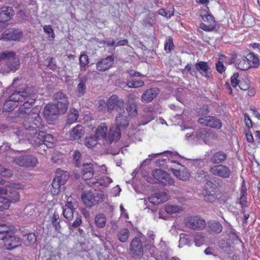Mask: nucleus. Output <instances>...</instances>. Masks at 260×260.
Returning <instances> with one entry per match:
<instances>
[{
	"instance_id": "obj_1",
	"label": "nucleus",
	"mask_w": 260,
	"mask_h": 260,
	"mask_svg": "<svg viewBox=\"0 0 260 260\" xmlns=\"http://www.w3.org/2000/svg\"><path fill=\"white\" fill-rule=\"evenodd\" d=\"M31 95L28 100L24 103L19 109L20 114H27V117L23 121V125L26 129L32 131L36 128H41L43 127L42 119L40 116L39 110L37 107L30 109L35 99Z\"/></svg>"
},
{
	"instance_id": "obj_2",
	"label": "nucleus",
	"mask_w": 260,
	"mask_h": 260,
	"mask_svg": "<svg viewBox=\"0 0 260 260\" xmlns=\"http://www.w3.org/2000/svg\"><path fill=\"white\" fill-rule=\"evenodd\" d=\"M81 198L83 202L87 207H92L103 202L106 198V196L102 190H94L83 192Z\"/></svg>"
},
{
	"instance_id": "obj_3",
	"label": "nucleus",
	"mask_w": 260,
	"mask_h": 260,
	"mask_svg": "<svg viewBox=\"0 0 260 260\" xmlns=\"http://www.w3.org/2000/svg\"><path fill=\"white\" fill-rule=\"evenodd\" d=\"M165 154L171 162L177 164L178 166H180L179 169H171L173 174L179 179L182 181H186L188 180L189 177V174L188 170L183 166H181L179 163V158L181 157L180 155L176 152L170 151L166 152Z\"/></svg>"
},
{
	"instance_id": "obj_4",
	"label": "nucleus",
	"mask_w": 260,
	"mask_h": 260,
	"mask_svg": "<svg viewBox=\"0 0 260 260\" xmlns=\"http://www.w3.org/2000/svg\"><path fill=\"white\" fill-rule=\"evenodd\" d=\"M151 178L147 177L146 180L151 183H155L157 182H160L165 185H172L174 184V181L170 175L161 169H156L152 172Z\"/></svg>"
},
{
	"instance_id": "obj_5",
	"label": "nucleus",
	"mask_w": 260,
	"mask_h": 260,
	"mask_svg": "<svg viewBox=\"0 0 260 260\" xmlns=\"http://www.w3.org/2000/svg\"><path fill=\"white\" fill-rule=\"evenodd\" d=\"M4 187L8 189L7 193L5 194L7 197H4V199L8 201L9 208L11 203H15L19 200V193L16 190L24 188V185L20 183H8Z\"/></svg>"
},
{
	"instance_id": "obj_6",
	"label": "nucleus",
	"mask_w": 260,
	"mask_h": 260,
	"mask_svg": "<svg viewBox=\"0 0 260 260\" xmlns=\"http://www.w3.org/2000/svg\"><path fill=\"white\" fill-rule=\"evenodd\" d=\"M200 16L202 20L207 23L206 24L204 23L200 24V28L206 31H212L216 26V22L213 16L209 13L206 9L201 11Z\"/></svg>"
},
{
	"instance_id": "obj_7",
	"label": "nucleus",
	"mask_w": 260,
	"mask_h": 260,
	"mask_svg": "<svg viewBox=\"0 0 260 260\" xmlns=\"http://www.w3.org/2000/svg\"><path fill=\"white\" fill-rule=\"evenodd\" d=\"M124 102L117 95L114 94L110 96L106 103L107 111L109 113L115 111L116 113L124 109Z\"/></svg>"
},
{
	"instance_id": "obj_8",
	"label": "nucleus",
	"mask_w": 260,
	"mask_h": 260,
	"mask_svg": "<svg viewBox=\"0 0 260 260\" xmlns=\"http://www.w3.org/2000/svg\"><path fill=\"white\" fill-rule=\"evenodd\" d=\"M184 223L186 227L194 230H202L206 226L205 220L198 216L186 218Z\"/></svg>"
},
{
	"instance_id": "obj_9",
	"label": "nucleus",
	"mask_w": 260,
	"mask_h": 260,
	"mask_svg": "<svg viewBox=\"0 0 260 260\" xmlns=\"http://www.w3.org/2000/svg\"><path fill=\"white\" fill-rule=\"evenodd\" d=\"M130 253L136 259L140 258L143 255V248L142 241L140 238L135 237L130 244Z\"/></svg>"
},
{
	"instance_id": "obj_10",
	"label": "nucleus",
	"mask_w": 260,
	"mask_h": 260,
	"mask_svg": "<svg viewBox=\"0 0 260 260\" xmlns=\"http://www.w3.org/2000/svg\"><path fill=\"white\" fill-rule=\"evenodd\" d=\"M14 161L20 166L27 168H34L39 162L37 158L32 155L16 157L14 159Z\"/></svg>"
},
{
	"instance_id": "obj_11",
	"label": "nucleus",
	"mask_w": 260,
	"mask_h": 260,
	"mask_svg": "<svg viewBox=\"0 0 260 260\" xmlns=\"http://www.w3.org/2000/svg\"><path fill=\"white\" fill-rule=\"evenodd\" d=\"M210 172L213 175L222 178H229L232 174L231 169L225 165H219L210 168Z\"/></svg>"
},
{
	"instance_id": "obj_12",
	"label": "nucleus",
	"mask_w": 260,
	"mask_h": 260,
	"mask_svg": "<svg viewBox=\"0 0 260 260\" xmlns=\"http://www.w3.org/2000/svg\"><path fill=\"white\" fill-rule=\"evenodd\" d=\"M196 137L198 140H202L208 144H210L213 140L217 138L216 134L207 128H202L199 130L196 134Z\"/></svg>"
},
{
	"instance_id": "obj_13",
	"label": "nucleus",
	"mask_w": 260,
	"mask_h": 260,
	"mask_svg": "<svg viewBox=\"0 0 260 260\" xmlns=\"http://www.w3.org/2000/svg\"><path fill=\"white\" fill-rule=\"evenodd\" d=\"M2 240L4 246L8 250L14 249L22 244L20 239L16 236L7 235L3 237Z\"/></svg>"
},
{
	"instance_id": "obj_14",
	"label": "nucleus",
	"mask_w": 260,
	"mask_h": 260,
	"mask_svg": "<svg viewBox=\"0 0 260 260\" xmlns=\"http://www.w3.org/2000/svg\"><path fill=\"white\" fill-rule=\"evenodd\" d=\"M59 112L55 105L48 104L45 107L43 113L46 120L50 123L57 118Z\"/></svg>"
},
{
	"instance_id": "obj_15",
	"label": "nucleus",
	"mask_w": 260,
	"mask_h": 260,
	"mask_svg": "<svg viewBox=\"0 0 260 260\" xmlns=\"http://www.w3.org/2000/svg\"><path fill=\"white\" fill-rule=\"evenodd\" d=\"M54 98L56 103L55 105L60 112H65L69 106V102L66 95L62 92H59L54 95Z\"/></svg>"
},
{
	"instance_id": "obj_16",
	"label": "nucleus",
	"mask_w": 260,
	"mask_h": 260,
	"mask_svg": "<svg viewBox=\"0 0 260 260\" xmlns=\"http://www.w3.org/2000/svg\"><path fill=\"white\" fill-rule=\"evenodd\" d=\"M33 94L34 93L31 91V89L29 87H27L24 90L14 92L10 96L9 99L13 103L17 104L18 102H23Z\"/></svg>"
},
{
	"instance_id": "obj_17",
	"label": "nucleus",
	"mask_w": 260,
	"mask_h": 260,
	"mask_svg": "<svg viewBox=\"0 0 260 260\" xmlns=\"http://www.w3.org/2000/svg\"><path fill=\"white\" fill-rule=\"evenodd\" d=\"M198 121L201 124L204 126H209L214 128L220 129L222 126L221 121L214 116H205L199 118Z\"/></svg>"
},
{
	"instance_id": "obj_18",
	"label": "nucleus",
	"mask_w": 260,
	"mask_h": 260,
	"mask_svg": "<svg viewBox=\"0 0 260 260\" xmlns=\"http://www.w3.org/2000/svg\"><path fill=\"white\" fill-rule=\"evenodd\" d=\"M115 122L116 125L121 128H125L129 124V116L124 109L116 113Z\"/></svg>"
},
{
	"instance_id": "obj_19",
	"label": "nucleus",
	"mask_w": 260,
	"mask_h": 260,
	"mask_svg": "<svg viewBox=\"0 0 260 260\" xmlns=\"http://www.w3.org/2000/svg\"><path fill=\"white\" fill-rule=\"evenodd\" d=\"M22 33L19 29H9L2 34L1 40L4 41H19L22 37Z\"/></svg>"
},
{
	"instance_id": "obj_20",
	"label": "nucleus",
	"mask_w": 260,
	"mask_h": 260,
	"mask_svg": "<svg viewBox=\"0 0 260 260\" xmlns=\"http://www.w3.org/2000/svg\"><path fill=\"white\" fill-rule=\"evenodd\" d=\"M32 133L29 132L26 134L27 140L32 145L37 146L38 145L43 146L45 132L37 131L32 135Z\"/></svg>"
},
{
	"instance_id": "obj_21",
	"label": "nucleus",
	"mask_w": 260,
	"mask_h": 260,
	"mask_svg": "<svg viewBox=\"0 0 260 260\" xmlns=\"http://www.w3.org/2000/svg\"><path fill=\"white\" fill-rule=\"evenodd\" d=\"M14 15V11L11 7H4L0 9V22L3 26H7V22L9 21Z\"/></svg>"
},
{
	"instance_id": "obj_22",
	"label": "nucleus",
	"mask_w": 260,
	"mask_h": 260,
	"mask_svg": "<svg viewBox=\"0 0 260 260\" xmlns=\"http://www.w3.org/2000/svg\"><path fill=\"white\" fill-rule=\"evenodd\" d=\"M234 63L236 68L242 71H246L251 68V63L247 59V55L237 57Z\"/></svg>"
},
{
	"instance_id": "obj_23",
	"label": "nucleus",
	"mask_w": 260,
	"mask_h": 260,
	"mask_svg": "<svg viewBox=\"0 0 260 260\" xmlns=\"http://www.w3.org/2000/svg\"><path fill=\"white\" fill-rule=\"evenodd\" d=\"M113 61L114 57L112 55L109 56L96 63V69L100 71H105L112 66Z\"/></svg>"
},
{
	"instance_id": "obj_24",
	"label": "nucleus",
	"mask_w": 260,
	"mask_h": 260,
	"mask_svg": "<svg viewBox=\"0 0 260 260\" xmlns=\"http://www.w3.org/2000/svg\"><path fill=\"white\" fill-rule=\"evenodd\" d=\"M159 93L157 88H151L146 90L141 96V101L143 103H148L152 102Z\"/></svg>"
},
{
	"instance_id": "obj_25",
	"label": "nucleus",
	"mask_w": 260,
	"mask_h": 260,
	"mask_svg": "<svg viewBox=\"0 0 260 260\" xmlns=\"http://www.w3.org/2000/svg\"><path fill=\"white\" fill-rule=\"evenodd\" d=\"M120 128H121L118 127L117 125H111L108 134L106 141L111 142L113 141H118L121 137Z\"/></svg>"
},
{
	"instance_id": "obj_26",
	"label": "nucleus",
	"mask_w": 260,
	"mask_h": 260,
	"mask_svg": "<svg viewBox=\"0 0 260 260\" xmlns=\"http://www.w3.org/2000/svg\"><path fill=\"white\" fill-rule=\"evenodd\" d=\"M84 130L83 126L78 124L69 132V138L72 140H78L84 135Z\"/></svg>"
},
{
	"instance_id": "obj_27",
	"label": "nucleus",
	"mask_w": 260,
	"mask_h": 260,
	"mask_svg": "<svg viewBox=\"0 0 260 260\" xmlns=\"http://www.w3.org/2000/svg\"><path fill=\"white\" fill-rule=\"evenodd\" d=\"M69 178V172L61 169H57L55 172V177L53 180L62 185L66 183Z\"/></svg>"
},
{
	"instance_id": "obj_28",
	"label": "nucleus",
	"mask_w": 260,
	"mask_h": 260,
	"mask_svg": "<svg viewBox=\"0 0 260 260\" xmlns=\"http://www.w3.org/2000/svg\"><path fill=\"white\" fill-rule=\"evenodd\" d=\"M82 178L84 180L90 179L94 175V170L92 164L90 163L84 164L83 165Z\"/></svg>"
},
{
	"instance_id": "obj_29",
	"label": "nucleus",
	"mask_w": 260,
	"mask_h": 260,
	"mask_svg": "<svg viewBox=\"0 0 260 260\" xmlns=\"http://www.w3.org/2000/svg\"><path fill=\"white\" fill-rule=\"evenodd\" d=\"M108 126L105 123H102L97 127L95 131V137L98 140L103 139L106 141L108 134Z\"/></svg>"
},
{
	"instance_id": "obj_30",
	"label": "nucleus",
	"mask_w": 260,
	"mask_h": 260,
	"mask_svg": "<svg viewBox=\"0 0 260 260\" xmlns=\"http://www.w3.org/2000/svg\"><path fill=\"white\" fill-rule=\"evenodd\" d=\"M20 64L19 58L14 52V55L7 61V66L10 71L15 72L19 68Z\"/></svg>"
},
{
	"instance_id": "obj_31",
	"label": "nucleus",
	"mask_w": 260,
	"mask_h": 260,
	"mask_svg": "<svg viewBox=\"0 0 260 260\" xmlns=\"http://www.w3.org/2000/svg\"><path fill=\"white\" fill-rule=\"evenodd\" d=\"M196 67L197 69L202 74L203 76L207 78H209V76L208 74L209 68L206 62L199 61L196 63Z\"/></svg>"
},
{
	"instance_id": "obj_32",
	"label": "nucleus",
	"mask_w": 260,
	"mask_h": 260,
	"mask_svg": "<svg viewBox=\"0 0 260 260\" xmlns=\"http://www.w3.org/2000/svg\"><path fill=\"white\" fill-rule=\"evenodd\" d=\"M86 78L83 77L79 79V83L77 85L76 88V93H77V95L78 96H83L86 92V85L85 83L86 82Z\"/></svg>"
},
{
	"instance_id": "obj_33",
	"label": "nucleus",
	"mask_w": 260,
	"mask_h": 260,
	"mask_svg": "<svg viewBox=\"0 0 260 260\" xmlns=\"http://www.w3.org/2000/svg\"><path fill=\"white\" fill-rule=\"evenodd\" d=\"M107 222V218L105 214L99 213L94 217V223L99 228H103L105 226Z\"/></svg>"
},
{
	"instance_id": "obj_34",
	"label": "nucleus",
	"mask_w": 260,
	"mask_h": 260,
	"mask_svg": "<svg viewBox=\"0 0 260 260\" xmlns=\"http://www.w3.org/2000/svg\"><path fill=\"white\" fill-rule=\"evenodd\" d=\"M226 158V155L223 152L218 151L215 153L211 158V161L213 164H220Z\"/></svg>"
},
{
	"instance_id": "obj_35",
	"label": "nucleus",
	"mask_w": 260,
	"mask_h": 260,
	"mask_svg": "<svg viewBox=\"0 0 260 260\" xmlns=\"http://www.w3.org/2000/svg\"><path fill=\"white\" fill-rule=\"evenodd\" d=\"M56 140L50 134H46L45 132V136L44 137L43 145H46L48 148H52L54 146Z\"/></svg>"
},
{
	"instance_id": "obj_36",
	"label": "nucleus",
	"mask_w": 260,
	"mask_h": 260,
	"mask_svg": "<svg viewBox=\"0 0 260 260\" xmlns=\"http://www.w3.org/2000/svg\"><path fill=\"white\" fill-rule=\"evenodd\" d=\"M79 116L78 111L75 109H71L68 114L67 123L71 124L75 122Z\"/></svg>"
},
{
	"instance_id": "obj_37",
	"label": "nucleus",
	"mask_w": 260,
	"mask_h": 260,
	"mask_svg": "<svg viewBox=\"0 0 260 260\" xmlns=\"http://www.w3.org/2000/svg\"><path fill=\"white\" fill-rule=\"evenodd\" d=\"M89 62V59L88 56L84 53H81L79 56L80 70L81 71H85L86 70V67L88 64Z\"/></svg>"
},
{
	"instance_id": "obj_38",
	"label": "nucleus",
	"mask_w": 260,
	"mask_h": 260,
	"mask_svg": "<svg viewBox=\"0 0 260 260\" xmlns=\"http://www.w3.org/2000/svg\"><path fill=\"white\" fill-rule=\"evenodd\" d=\"M129 236V232L127 229L121 230L117 234L118 239L120 242L124 243L127 241Z\"/></svg>"
},
{
	"instance_id": "obj_39",
	"label": "nucleus",
	"mask_w": 260,
	"mask_h": 260,
	"mask_svg": "<svg viewBox=\"0 0 260 260\" xmlns=\"http://www.w3.org/2000/svg\"><path fill=\"white\" fill-rule=\"evenodd\" d=\"M183 210L181 206L168 204L165 206V211L170 214H173L182 211Z\"/></svg>"
},
{
	"instance_id": "obj_40",
	"label": "nucleus",
	"mask_w": 260,
	"mask_h": 260,
	"mask_svg": "<svg viewBox=\"0 0 260 260\" xmlns=\"http://www.w3.org/2000/svg\"><path fill=\"white\" fill-rule=\"evenodd\" d=\"M74 209H75V208H70L68 207H63L62 208L63 216L69 222H70L73 219Z\"/></svg>"
},
{
	"instance_id": "obj_41",
	"label": "nucleus",
	"mask_w": 260,
	"mask_h": 260,
	"mask_svg": "<svg viewBox=\"0 0 260 260\" xmlns=\"http://www.w3.org/2000/svg\"><path fill=\"white\" fill-rule=\"evenodd\" d=\"M247 59L251 64V68L257 67L259 64L258 57L253 53H249L247 55Z\"/></svg>"
},
{
	"instance_id": "obj_42",
	"label": "nucleus",
	"mask_w": 260,
	"mask_h": 260,
	"mask_svg": "<svg viewBox=\"0 0 260 260\" xmlns=\"http://www.w3.org/2000/svg\"><path fill=\"white\" fill-rule=\"evenodd\" d=\"M61 185L57 181L54 180H53L49 188V190L52 196L57 195L60 192Z\"/></svg>"
},
{
	"instance_id": "obj_43",
	"label": "nucleus",
	"mask_w": 260,
	"mask_h": 260,
	"mask_svg": "<svg viewBox=\"0 0 260 260\" xmlns=\"http://www.w3.org/2000/svg\"><path fill=\"white\" fill-rule=\"evenodd\" d=\"M126 113L127 115L134 116L137 114V105L134 103H128L126 107Z\"/></svg>"
},
{
	"instance_id": "obj_44",
	"label": "nucleus",
	"mask_w": 260,
	"mask_h": 260,
	"mask_svg": "<svg viewBox=\"0 0 260 260\" xmlns=\"http://www.w3.org/2000/svg\"><path fill=\"white\" fill-rule=\"evenodd\" d=\"M144 85V82L141 80H132L127 83V85L129 88H139Z\"/></svg>"
},
{
	"instance_id": "obj_45",
	"label": "nucleus",
	"mask_w": 260,
	"mask_h": 260,
	"mask_svg": "<svg viewBox=\"0 0 260 260\" xmlns=\"http://www.w3.org/2000/svg\"><path fill=\"white\" fill-rule=\"evenodd\" d=\"M209 227L212 231L217 233L221 232L222 230L221 224L215 221H211L209 223Z\"/></svg>"
},
{
	"instance_id": "obj_46",
	"label": "nucleus",
	"mask_w": 260,
	"mask_h": 260,
	"mask_svg": "<svg viewBox=\"0 0 260 260\" xmlns=\"http://www.w3.org/2000/svg\"><path fill=\"white\" fill-rule=\"evenodd\" d=\"M98 140V139H96L95 137H86L85 140L84 144L87 147L91 148L96 145Z\"/></svg>"
},
{
	"instance_id": "obj_47",
	"label": "nucleus",
	"mask_w": 260,
	"mask_h": 260,
	"mask_svg": "<svg viewBox=\"0 0 260 260\" xmlns=\"http://www.w3.org/2000/svg\"><path fill=\"white\" fill-rule=\"evenodd\" d=\"M17 106V104L13 103V102L9 98V100L6 101L4 104L3 110L6 112H9L12 111L13 109H14V107Z\"/></svg>"
},
{
	"instance_id": "obj_48",
	"label": "nucleus",
	"mask_w": 260,
	"mask_h": 260,
	"mask_svg": "<svg viewBox=\"0 0 260 260\" xmlns=\"http://www.w3.org/2000/svg\"><path fill=\"white\" fill-rule=\"evenodd\" d=\"M112 182V180L109 177L105 176L102 178L96 180V182H94V184H98L100 186H106L108 185Z\"/></svg>"
},
{
	"instance_id": "obj_49",
	"label": "nucleus",
	"mask_w": 260,
	"mask_h": 260,
	"mask_svg": "<svg viewBox=\"0 0 260 260\" xmlns=\"http://www.w3.org/2000/svg\"><path fill=\"white\" fill-rule=\"evenodd\" d=\"M15 228L12 225L0 224V234L9 233L14 231Z\"/></svg>"
},
{
	"instance_id": "obj_50",
	"label": "nucleus",
	"mask_w": 260,
	"mask_h": 260,
	"mask_svg": "<svg viewBox=\"0 0 260 260\" xmlns=\"http://www.w3.org/2000/svg\"><path fill=\"white\" fill-rule=\"evenodd\" d=\"M67 200V204L64 207H68L72 208H76L77 207V203L76 199L72 197L65 196Z\"/></svg>"
},
{
	"instance_id": "obj_51",
	"label": "nucleus",
	"mask_w": 260,
	"mask_h": 260,
	"mask_svg": "<svg viewBox=\"0 0 260 260\" xmlns=\"http://www.w3.org/2000/svg\"><path fill=\"white\" fill-rule=\"evenodd\" d=\"M190 240L188 236L185 234H181L180 235V240L179 247H181L182 245H190Z\"/></svg>"
},
{
	"instance_id": "obj_52",
	"label": "nucleus",
	"mask_w": 260,
	"mask_h": 260,
	"mask_svg": "<svg viewBox=\"0 0 260 260\" xmlns=\"http://www.w3.org/2000/svg\"><path fill=\"white\" fill-rule=\"evenodd\" d=\"M25 239L24 240V243L26 245H32L36 241V237L34 233H29L28 235L25 236Z\"/></svg>"
},
{
	"instance_id": "obj_53",
	"label": "nucleus",
	"mask_w": 260,
	"mask_h": 260,
	"mask_svg": "<svg viewBox=\"0 0 260 260\" xmlns=\"http://www.w3.org/2000/svg\"><path fill=\"white\" fill-rule=\"evenodd\" d=\"M14 55V52L12 51H5L0 53V61L3 60H7L12 58V56Z\"/></svg>"
},
{
	"instance_id": "obj_54",
	"label": "nucleus",
	"mask_w": 260,
	"mask_h": 260,
	"mask_svg": "<svg viewBox=\"0 0 260 260\" xmlns=\"http://www.w3.org/2000/svg\"><path fill=\"white\" fill-rule=\"evenodd\" d=\"M204 237L201 233H197L194 236V243L197 246L199 247L204 243Z\"/></svg>"
},
{
	"instance_id": "obj_55",
	"label": "nucleus",
	"mask_w": 260,
	"mask_h": 260,
	"mask_svg": "<svg viewBox=\"0 0 260 260\" xmlns=\"http://www.w3.org/2000/svg\"><path fill=\"white\" fill-rule=\"evenodd\" d=\"M0 175L3 177L9 178L12 176L13 172L11 170L0 165Z\"/></svg>"
},
{
	"instance_id": "obj_56",
	"label": "nucleus",
	"mask_w": 260,
	"mask_h": 260,
	"mask_svg": "<svg viewBox=\"0 0 260 260\" xmlns=\"http://www.w3.org/2000/svg\"><path fill=\"white\" fill-rule=\"evenodd\" d=\"M241 194L242 196L240 199V204L242 206H244L246 205V204L247 203L246 200V188L245 186H242L241 188Z\"/></svg>"
},
{
	"instance_id": "obj_57",
	"label": "nucleus",
	"mask_w": 260,
	"mask_h": 260,
	"mask_svg": "<svg viewBox=\"0 0 260 260\" xmlns=\"http://www.w3.org/2000/svg\"><path fill=\"white\" fill-rule=\"evenodd\" d=\"M52 222L55 230L58 231L60 228V219L58 214L54 213L52 219Z\"/></svg>"
},
{
	"instance_id": "obj_58",
	"label": "nucleus",
	"mask_w": 260,
	"mask_h": 260,
	"mask_svg": "<svg viewBox=\"0 0 260 260\" xmlns=\"http://www.w3.org/2000/svg\"><path fill=\"white\" fill-rule=\"evenodd\" d=\"M239 74L234 73L231 78V84L233 87H237L240 84V81L238 79Z\"/></svg>"
},
{
	"instance_id": "obj_59",
	"label": "nucleus",
	"mask_w": 260,
	"mask_h": 260,
	"mask_svg": "<svg viewBox=\"0 0 260 260\" xmlns=\"http://www.w3.org/2000/svg\"><path fill=\"white\" fill-rule=\"evenodd\" d=\"M43 29L44 32L47 34L49 37H51L52 39H54L55 34L50 25H44L43 26Z\"/></svg>"
},
{
	"instance_id": "obj_60",
	"label": "nucleus",
	"mask_w": 260,
	"mask_h": 260,
	"mask_svg": "<svg viewBox=\"0 0 260 260\" xmlns=\"http://www.w3.org/2000/svg\"><path fill=\"white\" fill-rule=\"evenodd\" d=\"M62 155L58 152H54L52 154L51 160L54 163L60 164L62 162Z\"/></svg>"
},
{
	"instance_id": "obj_61",
	"label": "nucleus",
	"mask_w": 260,
	"mask_h": 260,
	"mask_svg": "<svg viewBox=\"0 0 260 260\" xmlns=\"http://www.w3.org/2000/svg\"><path fill=\"white\" fill-rule=\"evenodd\" d=\"M174 48L173 41L171 39H168L165 43V49L167 52H170Z\"/></svg>"
},
{
	"instance_id": "obj_62",
	"label": "nucleus",
	"mask_w": 260,
	"mask_h": 260,
	"mask_svg": "<svg viewBox=\"0 0 260 260\" xmlns=\"http://www.w3.org/2000/svg\"><path fill=\"white\" fill-rule=\"evenodd\" d=\"M8 209V201L3 197H0V210Z\"/></svg>"
},
{
	"instance_id": "obj_63",
	"label": "nucleus",
	"mask_w": 260,
	"mask_h": 260,
	"mask_svg": "<svg viewBox=\"0 0 260 260\" xmlns=\"http://www.w3.org/2000/svg\"><path fill=\"white\" fill-rule=\"evenodd\" d=\"M157 197H158V199L161 200V203L168 201L169 199V195L164 192H161L157 193Z\"/></svg>"
},
{
	"instance_id": "obj_64",
	"label": "nucleus",
	"mask_w": 260,
	"mask_h": 260,
	"mask_svg": "<svg viewBox=\"0 0 260 260\" xmlns=\"http://www.w3.org/2000/svg\"><path fill=\"white\" fill-rule=\"evenodd\" d=\"M149 201L150 203L154 205H158L161 203V200L158 199V197H157V194L152 195L149 198Z\"/></svg>"
}]
</instances>
